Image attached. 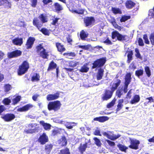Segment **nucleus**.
<instances>
[{"mask_svg":"<svg viewBox=\"0 0 154 154\" xmlns=\"http://www.w3.org/2000/svg\"><path fill=\"white\" fill-rule=\"evenodd\" d=\"M116 82V83H113L112 86L110 88V90L108 89L105 90L104 93L102 95V101H106L111 98L114 91L116 90L121 83V81L120 79H117Z\"/></svg>","mask_w":154,"mask_h":154,"instance_id":"obj_1","label":"nucleus"},{"mask_svg":"<svg viewBox=\"0 0 154 154\" xmlns=\"http://www.w3.org/2000/svg\"><path fill=\"white\" fill-rule=\"evenodd\" d=\"M32 24L33 25L42 32L43 34L45 35H49L50 34L49 30L45 28H41L43 26V24L37 18H34L33 19Z\"/></svg>","mask_w":154,"mask_h":154,"instance_id":"obj_2","label":"nucleus"},{"mask_svg":"<svg viewBox=\"0 0 154 154\" xmlns=\"http://www.w3.org/2000/svg\"><path fill=\"white\" fill-rule=\"evenodd\" d=\"M29 67V63L27 61H24L19 66L17 71L18 75H21L24 74L27 71Z\"/></svg>","mask_w":154,"mask_h":154,"instance_id":"obj_3","label":"nucleus"},{"mask_svg":"<svg viewBox=\"0 0 154 154\" xmlns=\"http://www.w3.org/2000/svg\"><path fill=\"white\" fill-rule=\"evenodd\" d=\"M61 104L59 100H56L49 102L48 105L49 110H53L54 112L58 111L60 108Z\"/></svg>","mask_w":154,"mask_h":154,"instance_id":"obj_4","label":"nucleus"},{"mask_svg":"<svg viewBox=\"0 0 154 154\" xmlns=\"http://www.w3.org/2000/svg\"><path fill=\"white\" fill-rule=\"evenodd\" d=\"M111 37L112 39H114L116 38L118 41H127L129 38L128 36L126 35H123L116 30L112 32Z\"/></svg>","mask_w":154,"mask_h":154,"instance_id":"obj_5","label":"nucleus"},{"mask_svg":"<svg viewBox=\"0 0 154 154\" xmlns=\"http://www.w3.org/2000/svg\"><path fill=\"white\" fill-rule=\"evenodd\" d=\"M106 61V57H103L97 59L92 63L91 68L94 69L96 68H100L104 65Z\"/></svg>","mask_w":154,"mask_h":154,"instance_id":"obj_6","label":"nucleus"},{"mask_svg":"<svg viewBox=\"0 0 154 154\" xmlns=\"http://www.w3.org/2000/svg\"><path fill=\"white\" fill-rule=\"evenodd\" d=\"M55 69H56V75L57 77L59 72V67L56 63L53 60H52L49 63L47 70V71H49Z\"/></svg>","mask_w":154,"mask_h":154,"instance_id":"obj_7","label":"nucleus"},{"mask_svg":"<svg viewBox=\"0 0 154 154\" xmlns=\"http://www.w3.org/2000/svg\"><path fill=\"white\" fill-rule=\"evenodd\" d=\"M5 121L10 122L14 120L15 118V116L13 113H7L1 117Z\"/></svg>","mask_w":154,"mask_h":154,"instance_id":"obj_8","label":"nucleus"},{"mask_svg":"<svg viewBox=\"0 0 154 154\" xmlns=\"http://www.w3.org/2000/svg\"><path fill=\"white\" fill-rule=\"evenodd\" d=\"M130 145L128 147L132 149L137 150L138 149L140 142L139 140L130 139Z\"/></svg>","mask_w":154,"mask_h":154,"instance_id":"obj_9","label":"nucleus"},{"mask_svg":"<svg viewBox=\"0 0 154 154\" xmlns=\"http://www.w3.org/2000/svg\"><path fill=\"white\" fill-rule=\"evenodd\" d=\"M38 142L41 145H44L48 141V138L45 133L40 135L38 140Z\"/></svg>","mask_w":154,"mask_h":154,"instance_id":"obj_10","label":"nucleus"},{"mask_svg":"<svg viewBox=\"0 0 154 154\" xmlns=\"http://www.w3.org/2000/svg\"><path fill=\"white\" fill-rule=\"evenodd\" d=\"M22 51L20 50L17 49L8 53V57L9 58L17 57L21 56Z\"/></svg>","mask_w":154,"mask_h":154,"instance_id":"obj_11","label":"nucleus"},{"mask_svg":"<svg viewBox=\"0 0 154 154\" xmlns=\"http://www.w3.org/2000/svg\"><path fill=\"white\" fill-rule=\"evenodd\" d=\"M35 39L34 37H29L27 40L25 46L27 49L31 48L34 43Z\"/></svg>","mask_w":154,"mask_h":154,"instance_id":"obj_12","label":"nucleus"},{"mask_svg":"<svg viewBox=\"0 0 154 154\" xmlns=\"http://www.w3.org/2000/svg\"><path fill=\"white\" fill-rule=\"evenodd\" d=\"M84 22L86 26L93 25L95 22V19L93 17H87L84 19Z\"/></svg>","mask_w":154,"mask_h":154,"instance_id":"obj_13","label":"nucleus"},{"mask_svg":"<svg viewBox=\"0 0 154 154\" xmlns=\"http://www.w3.org/2000/svg\"><path fill=\"white\" fill-rule=\"evenodd\" d=\"M33 105L31 103L27 104L23 107L18 108L17 110L18 112H26L33 107Z\"/></svg>","mask_w":154,"mask_h":154,"instance_id":"obj_14","label":"nucleus"},{"mask_svg":"<svg viewBox=\"0 0 154 154\" xmlns=\"http://www.w3.org/2000/svg\"><path fill=\"white\" fill-rule=\"evenodd\" d=\"M60 93L57 91L54 94H48L47 96V99L48 101L53 100L58 98L60 97Z\"/></svg>","mask_w":154,"mask_h":154,"instance_id":"obj_15","label":"nucleus"},{"mask_svg":"<svg viewBox=\"0 0 154 154\" xmlns=\"http://www.w3.org/2000/svg\"><path fill=\"white\" fill-rule=\"evenodd\" d=\"M55 46L57 48V51L59 52L62 53L65 51L66 50L64 45L61 43L56 42L55 43Z\"/></svg>","mask_w":154,"mask_h":154,"instance_id":"obj_16","label":"nucleus"},{"mask_svg":"<svg viewBox=\"0 0 154 154\" xmlns=\"http://www.w3.org/2000/svg\"><path fill=\"white\" fill-rule=\"evenodd\" d=\"M131 73L128 72L126 73L125 77V81L124 85H129L131 80Z\"/></svg>","mask_w":154,"mask_h":154,"instance_id":"obj_17","label":"nucleus"},{"mask_svg":"<svg viewBox=\"0 0 154 154\" xmlns=\"http://www.w3.org/2000/svg\"><path fill=\"white\" fill-rule=\"evenodd\" d=\"M48 53V52L46 51V49H44L40 52L39 55V57L44 59H48L49 56Z\"/></svg>","mask_w":154,"mask_h":154,"instance_id":"obj_18","label":"nucleus"},{"mask_svg":"<svg viewBox=\"0 0 154 154\" xmlns=\"http://www.w3.org/2000/svg\"><path fill=\"white\" fill-rule=\"evenodd\" d=\"M136 3L131 0H128L125 3L126 7L128 9H131L134 7Z\"/></svg>","mask_w":154,"mask_h":154,"instance_id":"obj_19","label":"nucleus"},{"mask_svg":"<svg viewBox=\"0 0 154 154\" xmlns=\"http://www.w3.org/2000/svg\"><path fill=\"white\" fill-rule=\"evenodd\" d=\"M6 4V6L8 8H10L11 7V2L10 0H0V6H4Z\"/></svg>","mask_w":154,"mask_h":154,"instance_id":"obj_20","label":"nucleus"},{"mask_svg":"<svg viewBox=\"0 0 154 154\" xmlns=\"http://www.w3.org/2000/svg\"><path fill=\"white\" fill-rule=\"evenodd\" d=\"M12 43L15 45L21 46L23 43V38H16L12 40Z\"/></svg>","mask_w":154,"mask_h":154,"instance_id":"obj_21","label":"nucleus"},{"mask_svg":"<svg viewBox=\"0 0 154 154\" xmlns=\"http://www.w3.org/2000/svg\"><path fill=\"white\" fill-rule=\"evenodd\" d=\"M109 118L106 116H102L97 117L94 118V121H97L100 122H103L108 120Z\"/></svg>","mask_w":154,"mask_h":154,"instance_id":"obj_22","label":"nucleus"},{"mask_svg":"<svg viewBox=\"0 0 154 154\" xmlns=\"http://www.w3.org/2000/svg\"><path fill=\"white\" fill-rule=\"evenodd\" d=\"M88 35V32L84 30H82L80 32V37L82 40H85Z\"/></svg>","mask_w":154,"mask_h":154,"instance_id":"obj_23","label":"nucleus"},{"mask_svg":"<svg viewBox=\"0 0 154 154\" xmlns=\"http://www.w3.org/2000/svg\"><path fill=\"white\" fill-rule=\"evenodd\" d=\"M87 146L88 144L87 143H86L83 144H82L81 143L80 144L78 147V149L81 154H82L85 152L87 147Z\"/></svg>","mask_w":154,"mask_h":154,"instance_id":"obj_24","label":"nucleus"},{"mask_svg":"<svg viewBox=\"0 0 154 154\" xmlns=\"http://www.w3.org/2000/svg\"><path fill=\"white\" fill-rule=\"evenodd\" d=\"M53 145L51 144H48L45 146V149L47 154H49L52 149Z\"/></svg>","mask_w":154,"mask_h":154,"instance_id":"obj_25","label":"nucleus"},{"mask_svg":"<svg viewBox=\"0 0 154 154\" xmlns=\"http://www.w3.org/2000/svg\"><path fill=\"white\" fill-rule=\"evenodd\" d=\"M127 52L128 53L127 62L129 63L133 59V51H127Z\"/></svg>","mask_w":154,"mask_h":154,"instance_id":"obj_26","label":"nucleus"},{"mask_svg":"<svg viewBox=\"0 0 154 154\" xmlns=\"http://www.w3.org/2000/svg\"><path fill=\"white\" fill-rule=\"evenodd\" d=\"M63 55L66 56L68 58L72 59L76 56V54L75 52H68L66 53H65L63 54Z\"/></svg>","mask_w":154,"mask_h":154,"instance_id":"obj_27","label":"nucleus"},{"mask_svg":"<svg viewBox=\"0 0 154 154\" xmlns=\"http://www.w3.org/2000/svg\"><path fill=\"white\" fill-rule=\"evenodd\" d=\"M104 70L103 69L100 68L98 69V72L97 75V79L98 80L102 79L103 75Z\"/></svg>","mask_w":154,"mask_h":154,"instance_id":"obj_28","label":"nucleus"},{"mask_svg":"<svg viewBox=\"0 0 154 154\" xmlns=\"http://www.w3.org/2000/svg\"><path fill=\"white\" fill-rule=\"evenodd\" d=\"M140 100V97L138 95H134L133 98L130 101V103L131 104L137 103L139 102Z\"/></svg>","mask_w":154,"mask_h":154,"instance_id":"obj_29","label":"nucleus"},{"mask_svg":"<svg viewBox=\"0 0 154 154\" xmlns=\"http://www.w3.org/2000/svg\"><path fill=\"white\" fill-rule=\"evenodd\" d=\"M38 18L40 20V22L43 24V23L47 22L48 21L47 17L45 14H42L38 16Z\"/></svg>","mask_w":154,"mask_h":154,"instance_id":"obj_30","label":"nucleus"},{"mask_svg":"<svg viewBox=\"0 0 154 154\" xmlns=\"http://www.w3.org/2000/svg\"><path fill=\"white\" fill-rule=\"evenodd\" d=\"M77 123L74 122H67L65 124V126L68 129H72L73 127L75 126Z\"/></svg>","mask_w":154,"mask_h":154,"instance_id":"obj_31","label":"nucleus"},{"mask_svg":"<svg viewBox=\"0 0 154 154\" xmlns=\"http://www.w3.org/2000/svg\"><path fill=\"white\" fill-rule=\"evenodd\" d=\"M39 123L42 125L45 130H47L50 129L51 126L49 124L45 123L44 121H41Z\"/></svg>","mask_w":154,"mask_h":154,"instance_id":"obj_32","label":"nucleus"},{"mask_svg":"<svg viewBox=\"0 0 154 154\" xmlns=\"http://www.w3.org/2000/svg\"><path fill=\"white\" fill-rule=\"evenodd\" d=\"M40 76L38 73H35L31 77V80L32 81L37 82L40 80Z\"/></svg>","mask_w":154,"mask_h":154,"instance_id":"obj_33","label":"nucleus"},{"mask_svg":"<svg viewBox=\"0 0 154 154\" xmlns=\"http://www.w3.org/2000/svg\"><path fill=\"white\" fill-rule=\"evenodd\" d=\"M21 97L20 96H17L12 100V105H15L17 104L20 100Z\"/></svg>","mask_w":154,"mask_h":154,"instance_id":"obj_34","label":"nucleus"},{"mask_svg":"<svg viewBox=\"0 0 154 154\" xmlns=\"http://www.w3.org/2000/svg\"><path fill=\"white\" fill-rule=\"evenodd\" d=\"M117 146L119 149L122 152H126V150L128 149L127 147L119 143Z\"/></svg>","mask_w":154,"mask_h":154,"instance_id":"obj_35","label":"nucleus"},{"mask_svg":"<svg viewBox=\"0 0 154 154\" xmlns=\"http://www.w3.org/2000/svg\"><path fill=\"white\" fill-rule=\"evenodd\" d=\"M54 8L57 11H60L63 10L62 6L57 2L54 3Z\"/></svg>","mask_w":154,"mask_h":154,"instance_id":"obj_36","label":"nucleus"},{"mask_svg":"<svg viewBox=\"0 0 154 154\" xmlns=\"http://www.w3.org/2000/svg\"><path fill=\"white\" fill-rule=\"evenodd\" d=\"M116 96L119 98L121 97L122 95H123V90L122 89H118L116 91Z\"/></svg>","mask_w":154,"mask_h":154,"instance_id":"obj_37","label":"nucleus"},{"mask_svg":"<svg viewBox=\"0 0 154 154\" xmlns=\"http://www.w3.org/2000/svg\"><path fill=\"white\" fill-rule=\"evenodd\" d=\"M85 11L84 10L82 9H79L77 10H73L72 12L80 14H83Z\"/></svg>","mask_w":154,"mask_h":154,"instance_id":"obj_38","label":"nucleus"},{"mask_svg":"<svg viewBox=\"0 0 154 154\" xmlns=\"http://www.w3.org/2000/svg\"><path fill=\"white\" fill-rule=\"evenodd\" d=\"M111 10L112 12L115 14H121L122 13V11L119 8L112 7L111 9Z\"/></svg>","mask_w":154,"mask_h":154,"instance_id":"obj_39","label":"nucleus"},{"mask_svg":"<svg viewBox=\"0 0 154 154\" xmlns=\"http://www.w3.org/2000/svg\"><path fill=\"white\" fill-rule=\"evenodd\" d=\"M103 136H106L107 138L109 139L112 140H114L117 139L119 137L115 136L112 137V138H111L110 135L106 132H103Z\"/></svg>","mask_w":154,"mask_h":154,"instance_id":"obj_40","label":"nucleus"},{"mask_svg":"<svg viewBox=\"0 0 154 154\" xmlns=\"http://www.w3.org/2000/svg\"><path fill=\"white\" fill-rule=\"evenodd\" d=\"M69 66L74 67L76 66L77 65H79V63L78 62H77L74 60H72L70 61L69 62Z\"/></svg>","mask_w":154,"mask_h":154,"instance_id":"obj_41","label":"nucleus"},{"mask_svg":"<svg viewBox=\"0 0 154 154\" xmlns=\"http://www.w3.org/2000/svg\"><path fill=\"white\" fill-rule=\"evenodd\" d=\"M11 102V99L8 98H4L2 101V103L5 105H9Z\"/></svg>","mask_w":154,"mask_h":154,"instance_id":"obj_42","label":"nucleus"},{"mask_svg":"<svg viewBox=\"0 0 154 154\" xmlns=\"http://www.w3.org/2000/svg\"><path fill=\"white\" fill-rule=\"evenodd\" d=\"M89 70V68L85 65H84L82 66L79 71L82 72H87Z\"/></svg>","mask_w":154,"mask_h":154,"instance_id":"obj_43","label":"nucleus"},{"mask_svg":"<svg viewBox=\"0 0 154 154\" xmlns=\"http://www.w3.org/2000/svg\"><path fill=\"white\" fill-rule=\"evenodd\" d=\"M60 140V143L63 146L66 145L67 141L66 137L65 136H62Z\"/></svg>","mask_w":154,"mask_h":154,"instance_id":"obj_44","label":"nucleus"},{"mask_svg":"<svg viewBox=\"0 0 154 154\" xmlns=\"http://www.w3.org/2000/svg\"><path fill=\"white\" fill-rule=\"evenodd\" d=\"M58 154H70L69 149L68 148H66L62 149L60 151Z\"/></svg>","mask_w":154,"mask_h":154,"instance_id":"obj_45","label":"nucleus"},{"mask_svg":"<svg viewBox=\"0 0 154 154\" xmlns=\"http://www.w3.org/2000/svg\"><path fill=\"white\" fill-rule=\"evenodd\" d=\"M38 132L37 128H35L33 129H29L25 131V132L27 134H32Z\"/></svg>","mask_w":154,"mask_h":154,"instance_id":"obj_46","label":"nucleus"},{"mask_svg":"<svg viewBox=\"0 0 154 154\" xmlns=\"http://www.w3.org/2000/svg\"><path fill=\"white\" fill-rule=\"evenodd\" d=\"M131 17L130 16H122L120 19L121 22H125L131 18Z\"/></svg>","mask_w":154,"mask_h":154,"instance_id":"obj_47","label":"nucleus"},{"mask_svg":"<svg viewBox=\"0 0 154 154\" xmlns=\"http://www.w3.org/2000/svg\"><path fill=\"white\" fill-rule=\"evenodd\" d=\"M143 73V69H140L136 70L135 72V75L137 77H139L142 75Z\"/></svg>","mask_w":154,"mask_h":154,"instance_id":"obj_48","label":"nucleus"},{"mask_svg":"<svg viewBox=\"0 0 154 154\" xmlns=\"http://www.w3.org/2000/svg\"><path fill=\"white\" fill-rule=\"evenodd\" d=\"M116 99L114 98L111 102L109 103L107 105V107L108 108H110L113 106L115 103Z\"/></svg>","mask_w":154,"mask_h":154,"instance_id":"obj_49","label":"nucleus"},{"mask_svg":"<svg viewBox=\"0 0 154 154\" xmlns=\"http://www.w3.org/2000/svg\"><path fill=\"white\" fill-rule=\"evenodd\" d=\"M135 51L136 52L135 56L136 57L140 59H142V57H141V54L139 52V49L137 48H135Z\"/></svg>","mask_w":154,"mask_h":154,"instance_id":"obj_50","label":"nucleus"},{"mask_svg":"<svg viewBox=\"0 0 154 154\" xmlns=\"http://www.w3.org/2000/svg\"><path fill=\"white\" fill-rule=\"evenodd\" d=\"M36 48V52L38 53H39L42 50L45 49L41 44H39L37 46Z\"/></svg>","mask_w":154,"mask_h":154,"instance_id":"obj_51","label":"nucleus"},{"mask_svg":"<svg viewBox=\"0 0 154 154\" xmlns=\"http://www.w3.org/2000/svg\"><path fill=\"white\" fill-rule=\"evenodd\" d=\"M149 39L151 44L154 45V31L151 33Z\"/></svg>","mask_w":154,"mask_h":154,"instance_id":"obj_52","label":"nucleus"},{"mask_svg":"<svg viewBox=\"0 0 154 154\" xmlns=\"http://www.w3.org/2000/svg\"><path fill=\"white\" fill-rule=\"evenodd\" d=\"M145 71L148 77H149L151 75V72L149 67L146 66L144 68Z\"/></svg>","mask_w":154,"mask_h":154,"instance_id":"obj_53","label":"nucleus"},{"mask_svg":"<svg viewBox=\"0 0 154 154\" xmlns=\"http://www.w3.org/2000/svg\"><path fill=\"white\" fill-rule=\"evenodd\" d=\"M146 100H149L147 102H145L144 104V106H147V104H148L149 103H151L152 102L154 101V99H153V98L152 97H148L147 98H146Z\"/></svg>","mask_w":154,"mask_h":154,"instance_id":"obj_54","label":"nucleus"},{"mask_svg":"<svg viewBox=\"0 0 154 154\" xmlns=\"http://www.w3.org/2000/svg\"><path fill=\"white\" fill-rule=\"evenodd\" d=\"M94 140L95 141V144L98 147L101 146L102 145V143L100 140L99 139L96 137H95L94 138Z\"/></svg>","mask_w":154,"mask_h":154,"instance_id":"obj_55","label":"nucleus"},{"mask_svg":"<svg viewBox=\"0 0 154 154\" xmlns=\"http://www.w3.org/2000/svg\"><path fill=\"white\" fill-rule=\"evenodd\" d=\"M143 38L144 41V42L145 44L149 45L150 43L149 41V40L147 35L145 34L143 35Z\"/></svg>","mask_w":154,"mask_h":154,"instance_id":"obj_56","label":"nucleus"},{"mask_svg":"<svg viewBox=\"0 0 154 154\" xmlns=\"http://www.w3.org/2000/svg\"><path fill=\"white\" fill-rule=\"evenodd\" d=\"M31 5L33 7L35 8L37 4V0H31Z\"/></svg>","mask_w":154,"mask_h":154,"instance_id":"obj_57","label":"nucleus"},{"mask_svg":"<svg viewBox=\"0 0 154 154\" xmlns=\"http://www.w3.org/2000/svg\"><path fill=\"white\" fill-rule=\"evenodd\" d=\"M138 45L140 46H143L144 45L143 41L141 38H139L138 40Z\"/></svg>","mask_w":154,"mask_h":154,"instance_id":"obj_58","label":"nucleus"},{"mask_svg":"<svg viewBox=\"0 0 154 154\" xmlns=\"http://www.w3.org/2000/svg\"><path fill=\"white\" fill-rule=\"evenodd\" d=\"M11 85L9 84H6L5 85V91L8 92L11 90Z\"/></svg>","mask_w":154,"mask_h":154,"instance_id":"obj_59","label":"nucleus"},{"mask_svg":"<svg viewBox=\"0 0 154 154\" xmlns=\"http://www.w3.org/2000/svg\"><path fill=\"white\" fill-rule=\"evenodd\" d=\"M108 144L111 146H114L115 145V142L109 140H106Z\"/></svg>","mask_w":154,"mask_h":154,"instance_id":"obj_60","label":"nucleus"},{"mask_svg":"<svg viewBox=\"0 0 154 154\" xmlns=\"http://www.w3.org/2000/svg\"><path fill=\"white\" fill-rule=\"evenodd\" d=\"M5 109L6 108L4 105H0V115H1L2 113L5 111Z\"/></svg>","mask_w":154,"mask_h":154,"instance_id":"obj_61","label":"nucleus"},{"mask_svg":"<svg viewBox=\"0 0 154 154\" xmlns=\"http://www.w3.org/2000/svg\"><path fill=\"white\" fill-rule=\"evenodd\" d=\"M78 47L79 48H82L83 49L85 50H87L89 49V48L87 45H79Z\"/></svg>","mask_w":154,"mask_h":154,"instance_id":"obj_62","label":"nucleus"},{"mask_svg":"<svg viewBox=\"0 0 154 154\" xmlns=\"http://www.w3.org/2000/svg\"><path fill=\"white\" fill-rule=\"evenodd\" d=\"M59 19V18H55L54 20H53L52 22L51 23V24L53 25H55Z\"/></svg>","mask_w":154,"mask_h":154,"instance_id":"obj_63","label":"nucleus"},{"mask_svg":"<svg viewBox=\"0 0 154 154\" xmlns=\"http://www.w3.org/2000/svg\"><path fill=\"white\" fill-rule=\"evenodd\" d=\"M67 42L69 43H70L72 42V39L71 38V36L70 35H68L66 38Z\"/></svg>","mask_w":154,"mask_h":154,"instance_id":"obj_64","label":"nucleus"}]
</instances>
